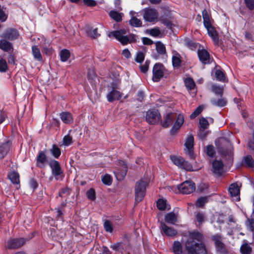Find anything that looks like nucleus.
Masks as SVG:
<instances>
[{
  "mask_svg": "<svg viewBox=\"0 0 254 254\" xmlns=\"http://www.w3.org/2000/svg\"><path fill=\"white\" fill-rule=\"evenodd\" d=\"M185 248L188 254H207L206 247L203 243V236L197 232L189 234L185 242ZM172 251L174 254H183L182 244L179 241H175Z\"/></svg>",
  "mask_w": 254,
  "mask_h": 254,
  "instance_id": "nucleus-1",
  "label": "nucleus"
},
{
  "mask_svg": "<svg viewBox=\"0 0 254 254\" xmlns=\"http://www.w3.org/2000/svg\"><path fill=\"white\" fill-rule=\"evenodd\" d=\"M127 31L126 30L122 29L109 32L108 36L110 38L114 37L123 45H127L135 40L133 35H127Z\"/></svg>",
  "mask_w": 254,
  "mask_h": 254,
  "instance_id": "nucleus-2",
  "label": "nucleus"
},
{
  "mask_svg": "<svg viewBox=\"0 0 254 254\" xmlns=\"http://www.w3.org/2000/svg\"><path fill=\"white\" fill-rule=\"evenodd\" d=\"M149 181L145 179H141L136 183L135 187V199L137 202L141 201L145 195V190Z\"/></svg>",
  "mask_w": 254,
  "mask_h": 254,
  "instance_id": "nucleus-3",
  "label": "nucleus"
},
{
  "mask_svg": "<svg viewBox=\"0 0 254 254\" xmlns=\"http://www.w3.org/2000/svg\"><path fill=\"white\" fill-rule=\"evenodd\" d=\"M141 13L145 21L155 23L158 21L159 13L157 10L153 8L146 7L141 10Z\"/></svg>",
  "mask_w": 254,
  "mask_h": 254,
  "instance_id": "nucleus-4",
  "label": "nucleus"
},
{
  "mask_svg": "<svg viewBox=\"0 0 254 254\" xmlns=\"http://www.w3.org/2000/svg\"><path fill=\"white\" fill-rule=\"evenodd\" d=\"M219 141L226 146V148H219V151L221 154L225 156L230 160H232L233 155V148L230 142L225 138H221Z\"/></svg>",
  "mask_w": 254,
  "mask_h": 254,
  "instance_id": "nucleus-5",
  "label": "nucleus"
},
{
  "mask_svg": "<svg viewBox=\"0 0 254 254\" xmlns=\"http://www.w3.org/2000/svg\"><path fill=\"white\" fill-rule=\"evenodd\" d=\"M110 247L115 251H120L123 254H129L130 249L129 240L127 238L122 242L111 245Z\"/></svg>",
  "mask_w": 254,
  "mask_h": 254,
  "instance_id": "nucleus-6",
  "label": "nucleus"
},
{
  "mask_svg": "<svg viewBox=\"0 0 254 254\" xmlns=\"http://www.w3.org/2000/svg\"><path fill=\"white\" fill-rule=\"evenodd\" d=\"M166 71L164 65L161 64H156L153 68L152 80L155 82H158L164 76Z\"/></svg>",
  "mask_w": 254,
  "mask_h": 254,
  "instance_id": "nucleus-7",
  "label": "nucleus"
},
{
  "mask_svg": "<svg viewBox=\"0 0 254 254\" xmlns=\"http://www.w3.org/2000/svg\"><path fill=\"white\" fill-rule=\"evenodd\" d=\"M171 160L173 163L179 167L187 171H193L191 165L188 162L186 161L183 158L178 156H172Z\"/></svg>",
  "mask_w": 254,
  "mask_h": 254,
  "instance_id": "nucleus-8",
  "label": "nucleus"
},
{
  "mask_svg": "<svg viewBox=\"0 0 254 254\" xmlns=\"http://www.w3.org/2000/svg\"><path fill=\"white\" fill-rule=\"evenodd\" d=\"M179 191L182 193L189 194L195 190V186L193 182L186 181L178 186Z\"/></svg>",
  "mask_w": 254,
  "mask_h": 254,
  "instance_id": "nucleus-9",
  "label": "nucleus"
},
{
  "mask_svg": "<svg viewBox=\"0 0 254 254\" xmlns=\"http://www.w3.org/2000/svg\"><path fill=\"white\" fill-rule=\"evenodd\" d=\"M146 120L150 124H157L161 119V115L157 110H148L146 113Z\"/></svg>",
  "mask_w": 254,
  "mask_h": 254,
  "instance_id": "nucleus-10",
  "label": "nucleus"
},
{
  "mask_svg": "<svg viewBox=\"0 0 254 254\" xmlns=\"http://www.w3.org/2000/svg\"><path fill=\"white\" fill-rule=\"evenodd\" d=\"M119 163L121 165V168L117 169L114 173L118 180H122L126 175L127 170V165L123 161H119Z\"/></svg>",
  "mask_w": 254,
  "mask_h": 254,
  "instance_id": "nucleus-11",
  "label": "nucleus"
},
{
  "mask_svg": "<svg viewBox=\"0 0 254 254\" xmlns=\"http://www.w3.org/2000/svg\"><path fill=\"white\" fill-rule=\"evenodd\" d=\"M229 192L234 200L239 201L240 197V187L237 183H234L230 185L229 189Z\"/></svg>",
  "mask_w": 254,
  "mask_h": 254,
  "instance_id": "nucleus-12",
  "label": "nucleus"
},
{
  "mask_svg": "<svg viewBox=\"0 0 254 254\" xmlns=\"http://www.w3.org/2000/svg\"><path fill=\"white\" fill-rule=\"evenodd\" d=\"M49 165L52 169L53 175L57 179V176L60 175L63 172L59 163L56 160H52Z\"/></svg>",
  "mask_w": 254,
  "mask_h": 254,
  "instance_id": "nucleus-13",
  "label": "nucleus"
},
{
  "mask_svg": "<svg viewBox=\"0 0 254 254\" xmlns=\"http://www.w3.org/2000/svg\"><path fill=\"white\" fill-rule=\"evenodd\" d=\"M194 138L192 135H189L185 144L186 149L185 152L188 154L190 157H192V150L193 148Z\"/></svg>",
  "mask_w": 254,
  "mask_h": 254,
  "instance_id": "nucleus-14",
  "label": "nucleus"
},
{
  "mask_svg": "<svg viewBox=\"0 0 254 254\" xmlns=\"http://www.w3.org/2000/svg\"><path fill=\"white\" fill-rule=\"evenodd\" d=\"M176 117L177 114L175 113H169L167 114L164 118L163 121L161 122L162 126L164 127H168L172 125Z\"/></svg>",
  "mask_w": 254,
  "mask_h": 254,
  "instance_id": "nucleus-15",
  "label": "nucleus"
},
{
  "mask_svg": "<svg viewBox=\"0 0 254 254\" xmlns=\"http://www.w3.org/2000/svg\"><path fill=\"white\" fill-rule=\"evenodd\" d=\"M122 97V94L119 91L113 88L107 95L108 101L112 102L115 100H119Z\"/></svg>",
  "mask_w": 254,
  "mask_h": 254,
  "instance_id": "nucleus-16",
  "label": "nucleus"
},
{
  "mask_svg": "<svg viewBox=\"0 0 254 254\" xmlns=\"http://www.w3.org/2000/svg\"><path fill=\"white\" fill-rule=\"evenodd\" d=\"M25 243L24 239H13L8 241L7 247L9 249H16L20 247Z\"/></svg>",
  "mask_w": 254,
  "mask_h": 254,
  "instance_id": "nucleus-17",
  "label": "nucleus"
},
{
  "mask_svg": "<svg viewBox=\"0 0 254 254\" xmlns=\"http://www.w3.org/2000/svg\"><path fill=\"white\" fill-rule=\"evenodd\" d=\"M160 227L163 233L167 236L173 237L177 235V231L176 229L172 227L167 226L164 222L160 223Z\"/></svg>",
  "mask_w": 254,
  "mask_h": 254,
  "instance_id": "nucleus-18",
  "label": "nucleus"
},
{
  "mask_svg": "<svg viewBox=\"0 0 254 254\" xmlns=\"http://www.w3.org/2000/svg\"><path fill=\"white\" fill-rule=\"evenodd\" d=\"M212 172L217 175H220L223 170V164L220 160H214L212 163Z\"/></svg>",
  "mask_w": 254,
  "mask_h": 254,
  "instance_id": "nucleus-19",
  "label": "nucleus"
},
{
  "mask_svg": "<svg viewBox=\"0 0 254 254\" xmlns=\"http://www.w3.org/2000/svg\"><path fill=\"white\" fill-rule=\"evenodd\" d=\"M176 118L177 120L171 129L172 132H176L179 130L184 122V117L182 114H178Z\"/></svg>",
  "mask_w": 254,
  "mask_h": 254,
  "instance_id": "nucleus-20",
  "label": "nucleus"
},
{
  "mask_svg": "<svg viewBox=\"0 0 254 254\" xmlns=\"http://www.w3.org/2000/svg\"><path fill=\"white\" fill-rule=\"evenodd\" d=\"M18 33L16 30L8 29L6 30L2 35V37L5 39L12 40L17 38Z\"/></svg>",
  "mask_w": 254,
  "mask_h": 254,
  "instance_id": "nucleus-21",
  "label": "nucleus"
},
{
  "mask_svg": "<svg viewBox=\"0 0 254 254\" xmlns=\"http://www.w3.org/2000/svg\"><path fill=\"white\" fill-rule=\"evenodd\" d=\"M198 56L200 61L203 64L208 63L209 61V54L207 51L204 49L199 50L198 51Z\"/></svg>",
  "mask_w": 254,
  "mask_h": 254,
  "instance_id": "nucleus-22",
  "label": "nucleus"
},
{
  "mask_svg": "<svg viewBox=\"0 0 254 254\" xmlns=\"http://www.w3.org/2000/svg\"><path fill=\"white\" fill-rule=\"evenodd\" d=\"M209 36L212 39L216 44L218 43V35L216 30L212 25L206 27Z\"/></svg>",
  "mask_w": 254,
  "mask_h": 254,
  "instance_id": "nucleus-23",
  "label": "nucleus"
},
{
  "mask_svg": "<svg viewBox=\"0 0 254 254\" xmlns=\"http://www.w3.org/2000/svg\"><path fill=\"white\" fill-rule=\"evenodd\" d=\"M31 52L34 59L38 62L42 61V56L40 49L37 46L34 45L32 47Z\"/></svg>",
  "mask_w": 254,
  "mask_h": 254,
  "instance_id": "nucleus-24",
  "label": "nucleus"
},
{
  "mask_svg": "<svg viewBox=\"0 0 254 254\" xmlns=\"http://www.w3.org/2000/svg\"><path fill=\"white\" fill-rule=\"evenodd\" d=\"M166 222L171 224H175L177 222V215L173 212L167 213L165 216Z\"/></svg>",
  "mask_w": 254,
  "mask_h": 254,
  "instance_id": "nucleus-25",
  "label": "nucleus"
},
{
  "mask_svg": "<svg viewBox=\"0 0 254 254\" xmlns=\"http://www.w3.org/2000/svg\"><path fill=\"white\" fill-rule=\"evenodd\" d=\"M60 117L62 121L65 124H70L73 121L72 115L68 112L62 113L60 114Z\"/></svg>",
  "mask_w": 254,
  "mask_h": 254,
  "instance_id": "nucleus-26",
  "label": "nucleus"
},
{
  "mask_svg": "<svg viewBox=\"0 0 254 254\" xmlns=\"http://www.w3.org/2000/svg\"><path fill=\"white\" fill-rule=\"evenodd\" d=\"M213 240L215 241L216 247L218 251L223 252L224 250L223 244L222 243V237L219 235H216L213 237Z\"/></svg>",
  "mask_w": 254,
  "mask_h": 254,
  "instance_id": "nucleus-27",
  "label": "nucleus"
},
{
  "mask_svg": "<svg viewBox=\"0 0 254 254\" xmlns=\"http://www.w3.org/2000/svg\"><path fill=\"white\" fill-rule=\"evenodd\" d=\"M202 17L203 20V24L205 28L212 25L211 21V16L206 9H204L202 11Z\"/></svg>",
  "mask_w": 254,
  "mask_h": 254,
  "instance_id": "nucleus-28",
  "label": "nucleus"
},
{
  "mask_svg": "<svg viewBox=\"0 0 254 254\" xmlns=\"http://www.w3.org/2000/svg\"><path fill=\"white\" fill-rule=\"evenodd\" d=\"M209 122L212 123L213 122V119L211 118H209L208 120H207L205 118H201L199 121L200 128L203 129L207 128L209 126Z\"/></svg>",
  "mask_w": 254,
  "mask_h": 254,
  "instance_id": "nucleus-29",
  "label": "nucleus"
},
{
  "mask_svg": "<svg viewBox=\"0 0 254 254\" xmlns=\"http://www.w3.org/2000/svg\"><path fill=\"white\" fill-rule=\"evenodd\" d=\"M47 162V158L45 154L41 151L39 153L37 158V164L39 167H43L44 164Z\"/></svg>",
  "mask_w": 254,
  "mask_h": 254,
  "instance_id": "nucleus-30",
  "label": "nucleus"
},
{
  "mask_svg": "<svg viewBox=\"0 0 254 254\" xmlns=\"http://www.w3.org/2000/svg\"><path fill=\"white\" fill-rule=\"evenodd\" d=\"M0 48L5 52H9L12 49V47L10 42L5 40H0Z\"/></svg>",
  "mask_w": 254,
  "mask_h": 254,
  "instance_id": "nucleus-31",
  "label": "nucleus"
},
{
  "mask_svg": "<svg viewBox=\"0 0 254 254\" xmlns=\"http://www.w3.org/2000/svg\"><path fill=\"white\" fill-rule=\"evenodd\" d=\"M211 102L213 105L220 107L225 106L227 103V101L224 98H220L218 99H212Z\"/></svg>",
  "mask_w": 254,
  "mask_h": 254,
  "instance_id": "nucleus-32",
  "label": "nucleus"
},
{
  "mask_svg": "<svg viewBox=\"0 0 254 254\" xmlns=\"http://www.w3.org/2000/svg\"><path fill=\"white\" fill-rule=\"evenodd\" d=\"M109 15L113 19L117 22H120L122 19L123 14L118 13L114 10L111 11L109 13Z\"/></svg>",
  "mask_w": 254,
  "mask_h": 254,
  "instance_id": "nucleus-33",
  "label": "nucleus"
},
{
  "mask_svg": "<svg viewBox=\"0 0 254 254\" xmlns=\"http://www.w3.org/2000/svg\"><path fill=\"white\" fill-rule=\"evenodd\" d=\"M155 46L156 50L159 54L163 55L166 53V48L162 43L157 42L155 43Z\"/></svg>",
  "mask_w": 254,
  "mask_h": 254,
  "instance_id": "nucleus-34",
  "label": "nucleus"
},
{
  "mask_svg": "<svg viewBox=\"0 0 254 254\" xmlns=\"http://www.w3.org/2000/svg\"><path fill=\"white\" fill-rule=\"evenodd\" d=\"M86 33L88 36H90L92 38H96L100 35V34L98 32L97 28H89L86 30Z\"/></svg>",
  "mask_w": 254,
  "mask_h": 254,
  "instance_id": "nucleus-35",
  "label": "nucleus"
},
{
  "mask_svg": "<svg viewBox=\"0 0 254 254\" xmlns=\"http://www.w3.org/2000/svg\"><path fill=\"white\" fill-rule=\"evenodd\" d=\"M8 177L13 184H18L19 182L18 174L15 172H11Z\"/></svg>",
  "mask_w": 254,
  "mask_h": 254,
  "instance_id": "nucleus-36",
  "label": "nucleus"
},
{
  "mask_svg": "<svg viewBox=\"0 0 254 254\" xmlns=\"http://www.w3.org/2000/svg\"><path fill=\"white\" fill-rule=\"evenodd\" d=\"M130 24L133 27H138L142 25V22L135 16H132L129 21Z\"/></svg>",
  "mask_w": 254,
  "mask_h": 254,
  "instance_id": "nucleus-37",
  "label": "nucleus"
},
{
  "mask_svg": "<svg viewBox=\"0 0 254 254\" xmlns=\"http://www.w3.org/2000/svg\"><path fill=\"white\" fill-rule=\"evenodd\" d=\"M240 251L242 254H250L252 252V248L248 244H245L242 245Z\"/></svg>",
  "mask_w": 254,
  "mask_h": 254,
  "instance_id": "nucleus-38",
  "label": "nucleus"
},
{
  "mask_svg": "<svg viewBox=\"0 0 254 254\" xmlns=\"http://www.w3.org/2000/svg\"><path fill=\"white\" fill-rule=\"evenodd\" d=\"M172 63L174 66H179L181 63L180 56L178 54H175L172 57Z\"/></svg>",
  "mask_w": 254,
  "mask_h": 254,
  "instance_id": "nucleus-39",
  "label": "nucleus"
},
{
  "mask_svg": "<svg viewBox=\"0 0 254 254\" xmlns=\"http://www.w3.org/2000/svg\"><path fill=\"white\" fill-rule=\"evenodd\" d=\"M70 53L69 51L66 49L63 50L60 54L61 60L62 62L66 61L69 58Z\"/></svg>",
  "mask_w": 254,
  "mask_h": 254,
  "instance_id": "nucleus-40",
  "label": "nucleus"
},
{
  "mask_svg": "<svg viewBox=\"0 0 254 254\" xmlns=\"http://www.w3.org/2000/svg\"><path fill=\"white\" fill-rule=\"evenodd\" d=\"M244 163L249 167H253L254 166V161L250 155L246 156L244 159Z\"/></svg>",
  "mask_w": 254,
  "mask_h": 254,
  "instance_id": "nucleus-41",
  "label": "nucleus"
},
{
  "mask_svg": "<svg viewBox=\"0 0 254 254\" xmlns=\"http://www.w3.org/2000/svg\"><path fill=\"white\" fill-rule=\"evenodd\" d=\"M8 68L6 62L2 57H0V72H5Z\"/></svg>",
  "mask_w": 254,
  "mask_h": 254,
  "instance_id": "nucleus-42",
  "label": "nucleus"
},
{
  "mask_svg": "<svg viewBox=\"0 0 254 254\" xmlns=\"http://www.w3.org/2000/svg\"><path fill=\"white\" fill-rule=\"evenodd\" d=\"M50 151L53 155L56 158H58L61 155L60 148L55 144L53 145L52 148Z\"/></svg>",
  "mask_w": 254,
  "mask_h": 254,
  "instance_id": "nucleus-43",
  "label": "nucleus"
},
{
  "mask_svg": "<svg viewBox=\"0 0 254 254\" xmlns=\"http://www.w3.org/2000/svg\"><path fill=\"white\" fill-rule=\"evenodd\" d=\"M186 87L189 89H193L195 86V83L191 78H187L185 80Z\"/></svg>",
  "mask_w": 254,
  "mask_h": 254,
  "instance_id": "nucleus-44",
  "label": "nucleus"
},
{
  "mask_svg": "<svg viewBox=\"0 0 254 254\" xmlns=\"http://www.w3.org/2000/svg\"><path fill=\"white\" fill-rule=\"evenodd\" d=\"M157 208L161 210H164L166 207V201L164 199H159L157 202Z\"/></svg>",
  "mask_w": 254,
  "mask_h": 254,
  "instance_id": "nucleus-45",
  "label": "nucleus"
},
{
  "mask_svg": "<svg viewBox=\"0 0 254 254\" xmlns=\"http://www.w3.org/2000/svg\"><path fill=\"white\" fill-rule=\"evenodd\" d=\"M147 32L149 35L153 37H157L161 33L159 28L158 27L149 29L147 30Z\"/></svg>",
  "mask_w": 254,
  "mask_h": 254,
  "instance_id": "nucleus-46",
  "label": "nucleus"
},
{
  "mask_svg": "<svg viewBox=\"0 0 254 254\" xmlns=\"http://www.w3.org/2000/svg\"><path fill=\"white\" fill-rule=\"evenodd\" d=\"M212 91L216 94L222 95L223 92V88L222 86L214 85L212 87Z\"/></svg>",
  "mask_w": 254,
  "mask_h": 254,
  "instance_id": "nucleus-47",
  "label": "nucleus"
},
{
  "mask_svg": "<svg viewBox=\"0 0 254 254\" xmlns=\"http://www.w3.org/2000/svg\"><path fill=\"white\" fill-rule=\"evenodd\" d=\"M246 224L248 228L251 231H254V218H248Z\"/></svg>",
  "mask_w": 254,
  "mask_h": 254,
  "instance_id": "nucleus-48",
  "label": "nucleus"
},
{
  "mask_svg": "<svg viewBox=\"0 0 254 254\" xmlns=\"http://www.w3.org/2000/svg\"><path fill=\"white\" fill-rule=\"evenodd\" d=\"M104 227L106 232L112 233L113 231V225L112 223L109 221L106 220L104 224Z\"/></svg>",
  "mask_w": 254,
  "mask_h": 254,
  "instance_id": "nucleus-49",
  "label": "nucleus"
},
{
  "mask_svg": "<svg viewBox=\"0 0 254 254\" xmlns=\"http://www.w3.org/2000/svg\"><path fill=\"white\" fill-rule=\"evenodd\" d=\"M207 202V197H201L199 198L196 202V205L197 207H202L205 203Z\"/></svg>",
  "mask_w": 254,
  "mask_h": 254,
  "instance_id": "nucleus-50",
  "label": "nucleus"
},
{
  "mask_svg": "<svg viewBox=\"0 0 254 254\" xmlns=\"http://www.w3.org/2000/svg\"><path fill=\"white\" fill-rule=\"evenodd\" d=\"M103 183L107 185H110L112 183L111 177L108 174H106L102 177Z\"/></svg>",
  "mask_w": 254,
  "mask_h": 254,
  "instance_id": "nucleus-51",
  "label": "nucleus"
},
{
  "mask_svg": "<svg viewBox=\"0 0 254 254\" xmlns=\"http://www.w3.org/2000/svg\"><path fill=\"white\" fill-rule=\"evenodd\" d=\"M87 196L90 200H95L96 198L95 190L93 189H90L87 192Z\"/></svg>",
  "mask_w": 254,
  "mask_h": 254,
  "instance_id": "nucleus-52",
  "label": "nucleus"
},
{
  "mask_svg": "<svg viewBox=\"0 0 254 254\" xmlns=\"http://www.w3.org/2000/svg\"><path fill=\"white\" fill-rule=\"evenodd\" d=\"M247 7L250 10L254 9V0H244Z\"/></svg>",
  "mask_w": 254,
  "mask_h": 254,
  "instance_id": "nucleus-53",
  "label": "nucleus"
},
{
  "mask_svg": "<svg viewBox=\"0 0 254 254\" xmlns=\"http://www.w3.org/2000/svg\"><path fill=\"white\" fill-rule=\"evenodd\" d=\"M215 77L218 80L222 81L224 79L225 75L222 71L217 70L215 72Z\"/></svg>",
  "mask_w": 254,
  "mask_h": 254,
  "instance_id": "nucleus-54",
  "label": "nucleus"
},
{
  "mask_svg": "<svg viewBox=\"0 0 254 254\" xmlns=\"http://www.w3.org/2000/svg\"><path fill=\"white\" fill-rule=\"evenodd\" d=\"M144 59V54L141 52H138L136 54V56L135 58V61L137 63H142Z\"/></svg>",
  "mask_w": 254,
  "mask_h": 254,
  "instance_id": "nucleus-55",
  "label": "nucleus"
},
{
  "mask_svg": "<svg viewBox=\"0 0 254 254\" xmlns=\"http://www.w3.org/2000/svg\"><path fill=\"white\" fill-rule=\"evenodd\" d=\"M202 111V108L200 106L198 107L195 111L190 115L191 119H193L198 116Z\"/></svg>",
  "mask_w": 254,
  "mask_h": 254,
  "instance_id": "nucleus-56",
  "label": "nucleus"
},
{
  "mask_svg": "<svg viewBox=\"0 0 254 254\" xmlns=\"http://www.w3.org/2000/svg\"><path fill=\"white\" fill-rule=\"evenodd\" d=\"M64 144L68 146L72 143V138L69 135H66L63 138Z\"/></svg>",
  "mask_w": 254,
  "mask_h": 254,
  "instance_id": "nucleus-57",
  "label": "nucleus"
},
{
  "mask_svg": "<svg viewBox=\"0 0 254 254\" xmlns=\"http://www.w3.org/2000/svg\"><path fill=\"white\" fill-rule=\"evenodd\" d=\"M206 152L210 157H213L214 154V147L212 145H208L206 147Z\"/></svg>",
  "mask_w": 254,
  "mask_h": 254,
  "instance_id": "nucleus-58",
  "label": "nucleus"
},
{
  "mask_svg": "<svg viewBox=\"0 0 254 254\" xmlns=\"http://www.w3.org/2000/svg\"><path fill=\"white\" fill-rule=\"evenodd\" d=\"M150 62L146 61L145 64L140 66V69L142 72L145 73L148 71Z\"/></svg>",
  "mask_w": 254,
  "mask_h": 254,
  "instance_id": "nucleus-59",
  "label": "nucleus"
},
{
  "mask_svg": "<svg viewBox=\"0 0 254 254\" xmlns=\"http://www.w3.org/2000/svg\"><path fill=\"white\" fill-rule=\"evenodd\" d=\"M7 16L5 13L4 11L2 8L0 9V21L1 22H4L7 19Z\"/></svg>",
  "mask_w": 254,
  "mask_h": 254,
  "instance_id": "nucleus-60",
  "label": "nucleus"
},
{
  "mask_svg": "<svg viewBox=\"0 0 254 254\" xmlns=\"http://www.w3.org/2000/svg\"><path fill=\"white\" fill-rule=\"evenodd\" d=\"M85 4L89 6H94L96 5V2L94 0H83Z\"/></svg>",
  "mask_w": 254,
  "mask_h": 254,
  "instance_id": "nucleus-61",
  "label": "nucleus"
},
{
  "mask_svg": "<svg viewBox=\"0 0 254 254\" xmlns=\"http://www.w3.org/2000/svg\"><path fill=\"white\" fill-rule=\"evenodd\" d=\"M204 217L203 215L201 213H197L196 215V219L197 222L201 223L204 220Z\"/></svg>",
  "mask_w": 254,
  "mask_h": 254,
  "instance_id": "nucleus-62",
  "label": "nucleus"
},
{
  "mask_svg": "<svg viewBox=\"0 0 254 254\" xmlns=\"http://www.w3.org/2000/svg\"><path fill=\"white\" fill-rule=\"evenodd\" d=\"M69 193H70L69 189L68 188H64L59 192V195L61 197H63V194H69Z\"/></svg>",
  "mask_w": 254,
  "mask_h": 254,
  "instance_id": "nucleus-63",
  "label": "nucleus"
},
{
  "mask_svg": "<svg viewBox=\"0 0 254 254\" xmlns=\"http://www.w3.org/2000/svg\"><path fill=\"white\" fill-rule=\"evenodd\" d=\"M207 134V132L205 131V129L200 128L198 135L201 139H203Z\"/></svg>",
  "mask_w": 254,
  "mask_h": 254,
  "instance_id": "nucleus-64",
  "label": "nucleus"
}]
</instances>
